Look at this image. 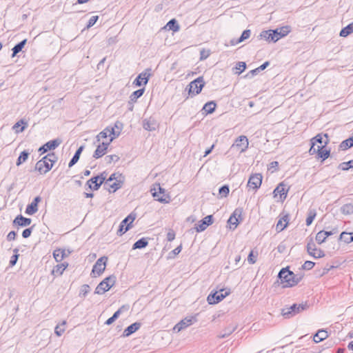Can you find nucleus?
<instances>
[{
  "label": "nucleus",
  "mask_w": 353,
  "mask_h": 353,
  "mask_svg": "<svg viewBox=\"0 0 353 353\" xmlns=\"http://www.w3.org/2000/svg\"><path fill=\"white\" fill-rule=\"evenodd\" d=\"M278 277L281 280L284 288H290L296 285L303 279V275L296 274L289 270V268H283L279 272Z\"/></svg>",
  "instance_id": "nucleus-1"
},
{
  "label": "nucleus",
  "mask_w": 353,
  "mask_h": 353,
  "mask_svg": "<svg viewBox=\"0 0 353 353\" xmlns=\"http://www.w3.org/2000/svg\"><path fill=\"white\" fill-rule=\"evenodd\" d=\"M290 31V26H285L275 30H263L260 33L259 37L266 41L276 42L281 38L287 36Z\"/></svg>",
  "instance_id": "nucleus-2"
},
{
  "label": "nucleus",
  "mask_w": 353,
  "mask_h": 353,
  "mask_svg": "<svg viewBox=\"0 0 353 353\" xmlns=\"http://www.w3.org/2000/svg\"><path fill=\"white\" fill-rule=\"evenodd\" d=\"M309 307L307 302L300 304L294 303L289 307H284L281 310V314L285 319H290L295 315L306 310Z\"/></svg>",
  "instance_id": "nucleus-3"
},
{
  "label": "nucleus",
  "mask_w": 353,
  "mask_h": 353,
  "mask_svg": "<svg viewBox=\"0 0 353 353\" xmlns=\"http://www.w3.org/2000/svg\"><path fill=\"white\" fill-rule=\"evenodd\" d=\"M150 192H152V196L157 201L161 203H170V196L169 194H165V190L161 186L160 183L154 184Z\"/></svg>",
  "instance_id": "nucleus-4"
},
{
  "label": "nucleus",
  "mask_w": 353,
  "mask_h": 353,
  "mask_svg": "<svg viewBox=\"0 0 353 353\" xmlns=\"http://www.w3.org/2000/svg\"><path fill=\"white\" fill-rule=\"evenodd\" d=\"M324 137H325V141H324L323 145H317L316 148L314 147V145H311L309 150L310 154H317L318 157L321 159L322 161L327 159L330 155V150H327L325 148L329 143V138L327 134H325Z\"/></svg>",
  "instance_id": "nucleus-5"
},
{
  "label": "nucleus",
  "mask_w": 353,
  "mask_h": 353,
  "mask_svg": "<svg viewBox=\"0 0 353 353\" xmlns=\"http://www.w3.org/2000/svg\"><path fill=\"white\" fill-rule=\"evenodd\" d=\"M116 279L117 278L114 275H110L105 278L98 284L94 293L97 294H103L105 292L108 291L115 284Z\"/></svg>",
  "instance_id": "nucleus-6"
},
{
  "label": "nucleus",
  "mask_w": 353,
  "mask_h": 353,
  "mask_svg": "<svg viewBox=\"0 0 353 353\" xmlns=\"http://www.w3.org/2000/svg\"><path fill=\"white\" fill-rule=\"evenodd\" d=\"M204 85V79L203 77L201 76L191 81L187 86L186 90H188L189 94L195 96L201 92Z\"/></svg>",
  "instance_id": "nucleus-7"
},
{
  "label": "nucleus",
  "mask_w": 353,
  "mask_h": 353,
  "mask_svg": "<svg viewBox=\"0 0 353 353\" xmlns=\"http://www.w3.org/2000/svg\"><path fill=\"white\" fill-rule=\"evenodd\" d=\"M230 289H219L218 291L211 292L207 298L209 304H216L221 301L230 294Z\"/></svg>",
  "instance_id": "nucleus-8"
},
{
  "label": "nucleus",
  "mask_w": 353,
  "mask_h": 353,
  "mask_svg": "<svg viewBox=\"0 0 353 353\" xmlns=\"http://www.w3.org/2000/svg\"><path fill=\"white\" fill-rule=\"evenodd\" d=\"M248 138L244 135H241L235 140L231 146V149L237 148L241 152H243L248 149Z\"/></svg>",
  "instance_id": "nucleus-9"
},
{
  "label": "nucleus",
  "mask_w": 353,
  "mask_h": 353,
  "mask_svg": "<svg viewBox=\"0 0 353 353\" xmlns=\"http://www.w3.org/2000/svg\"><path fill=\"white\" fill-rule=\"evenodd\" d=\"M52 163L45 159L43 157L41 160L38 161L35 165V170L41 174H44L50 171L52 168Z\"/></svg>",
  "instance_id": "nucleus-10"
},
{
  "label": "nucleus",
  "mask_w": 353,
  "mask_h": 353,
  "mask_svg": "<svg viewBox=\"0 0 353 353\" xmlns=\"http://www.w3.org/2000/svg\"><path fill=\"white\" fill-rule=\"evenodd\" d=\"M108 257L105 256L97 259L95 264L93 265L92 273L97 274L98 276L102 274L105 269Z\"/></svg>",
  "instance_id": "nucleus-11"
},
{
  "label": "nucleus",
  "mask_w": 353,
  "mask_h": 353,
  "mask_svg": "<svg viewBox=\"0 0 353 353\" xmlns=\"http://www.w3.org/2000/svg\"><path fill=\"white\" fill-rule=\"evenodd\" d=\"M263 176L260 173L252 174L248 182V186L254 190L259 189L262 183Z\"/></svg>",
  "instance_id": "nucleus-12"
},
{
  "label": "nucleus",
  "mask_w": 353,
  "mask_h": 353,
  "mask_svg": "<svg viewBox=\"0 0 353 353\" xmlns=\"http://www.w3.org/2000/svg\"><path fill=\"white\" fill-rule=\"evenodd\" d=\"M113 139L114 137H111L108 142H102L101 143H99L94 152L92 156L93 158L99 159L103 157L107 152L108 148Z\"/></svg>",
  "instance_id": "nucleus-13"
},
{
  "label": "nucleus",
  "mask_w": 353,
  "mask_h": 353,
  "mask_svg": "<svg viewBox=\"0 0 353 353\" xmlns=\"http://www.w3.org/2000/svg\"><path fill=\"white\" fill-rule=\"evenodd\" d=\"M61 143V140L59 139H55L53 140H50L46 143L44 145L41 146L38 151L41 154L47 152L50 150H53L56 149L60 144Z\"/></svg>",
  "instance_id": "nucleus-14"
},
{
  "label": "nucleus",
  "mask_w": 353,
  "mask_h": 353,
  "mask_svg": "<svg viewBox=\"0 0 353 353\" xmlns=\"http://www.w3.org/2000/svg\"><path fill=\"white\" fill-rule=\"evenodd\" d=\"M98 179H99V176H95L87 181L85 183V190L90 189L93 191L98 190L104 182V179H103V178H101L100 181Z\"/></svg>",
  "instance_id": "nucleus-15"
},
{
  "label": "nucleus",
  "mask_w": 353,
  "mask_h": 353,
  "mask_svg": "<svg viewBox=\"0 0 353 353\" xmlns=\"http://www.w3.org/2000/svg\"><path fill=\"white\" fill-rule=\"evenodd\" d=\"M150 69H146V70L145 72H143L141 73H140L137 77V78L134 80L133 81V85H134L135 86H141V85H145L148 81H149V79H150V73H148L146 71H150Z\"/></svg>",
  "instance_id": "nucleus-16"
},
{
  "label": "nucleus",
  "mask_w": 353,
  "mask_h": 353,
  "mask_svg": "<svg viewBox=\"0 0 353 353\" xmlns=\"http://www.w3.org/2000/svg\"><path fill=\"white\" fill-rule=\"evenodd\" d=\"M213 223V216L208 215L199 221V224H196V230L197 232L204 231L209 225Z\"/></svg>",
  "instance_id": "nucleus-17"
},
{
  "label": "nucleus",
  "mask_w": 353,
  "mask_h": 353,
  "mask_svg": "<svg viewBox=\"0 0 353 353\" xmlns=\"http://www.w3.org/2000/svg\"><path fill=\"white\" fill-rule=\"evenodd\" d=\"M194 320V317L190 318H185L180 321L178 323H176L174 327H173V330L175 332H179L181 331L182 330L188 327V326L191 325L193 323V321Z\"/></svg>",
  "instance_id": "nucleus-18"
},
{
  "label": "nucleus",
  "mask_w": 353,
  "mask_h": 353,
  "mask_svg": "<svg viewBox=\"0 0 353 353\" xmlns=\"http://www.w3.org/2000/svg\"><path fill=\"white\" fill-rule=\"evenodd\" d=\"M159 127V124L157 120L152 117H150L148 119H145L143 120V128L148 131H154Z\"/></svg>",
  "instance_id": "nucleus-19"
},
{
  "label": "nucleus",
  "mask_w": 353,
  "mask_h": 353,
  "mask_svg": "<svg viewBox=\"0 0 353 353\" xmlns=\"http://www.w3.org/2000/svg\"><path fill=\"white\" fill-rule=\"evenodd\" d=\"M31 219L23 216L21 214L17 215L13 221L14 225L26 227L31 223Z\"/></svg>",
  "instance_id": "nucleus-20"
},
{
  "label": "nucleus",
  "mask_w": 353,
  "mask_h": 353,
  "mask_svg": "<svg viewBox=\"0 0 353 353\" xmlns=\"http://www.w3.org/2000/svg\"><path fill=\"white\" fill-rule=\"evenodd\" d=\"M141 323L139 322H135L131 324L124 330L123 336H129L130 335L132 334L136 331H137L141 327Z\"/></svg>",
  "instance_id": "nucleus-21"
},
{
  "label": "nucleus",
  "mask_w": 353,
  "mask_h": 353,
  "mask_svg": "<svg viewBox=\"0 0 353 353\" xmlns=\"http://www.w3.org/2000/svg\"><path fill=\"white\" fill-rule=\"evenodd\" d=\"M285 185L283 183H281L274 190L273 194L274 196H276L278 194L280 195L281 199H285L287 196L288 190H285Z\"/></svg>",
  "instance_id": "nucleus-22"
},
{
  "label": "nucleus",
  "mask_w": 353,
  "mask_h": 353,
  "mask_svg": "<svg viewBox=\"0 0 353 353\" xmlns=\"http://www.w3.org/2000/svg\"><path fill=\"white\" fill-rule=\"evenodd\" d=\"M289 222V214H286L281 218L276 224V230L277 232L283 231L287 226Z\"/></svg>",
  "instance_id": "nucleus-23"
},
{
  "label": "nucleus",
  "mask_w": 353,
  "mask_h": 353,
  "mask_svg": "<svg viewBox=\"0 0 353 353\" xmlns=\"http://www.w3.org/2000/svg\"><path fill=\"white\" fill-rule=\"evenodd\" d=\"M70 254V251L66 253L64 249H57L53 252V256L57 262H60Z\"/></svg>",
  "instance_id": "nucleus-24"
},
{
  "label": "nucleus",
  "mask_w": 353,
  "mask_h": 353,
  "mask_svg": "<svg viewBox=\"0 0 353 353\" xmlns=\"http://www.w3.org/2000/svg\"><path fill=\"white\" fill-rule=\"evenodd\" d=\"M328 337L327 332L324 330H319L318 332L314 335L313 341L314 343H318Z\"/></svg>",
  "instance_id": "nucleus-25"
},
{
  "label": "nucleus",
  "mask_w": 353,
  "mask_h": 353,
  "mask_svg": "<svg viewBox=\"0 0 353 353\" xmlns=\"http://www.w3.org/2000/svg\"><path fill=\"white\" fill-rule=\"evenodd\" d=\"M236 327L237 326L236 325H230L220 332L219 337L223 339L230 336L236 330Z\"/></svg>",
  "instance_id": "nucleus-26"
},
{
  "label": "nucleus",
  "mask_w": 353,
  "mask_h": 353,
  "mask_svg": "<svg viewBox=\"0 0 353 353\" xmlns=\"http://www.w3.org/2000/svg\"><path fill=\"white\" fill-rule=\"evenodd\" d=\"M28 126V123L24 119H21L17 121L13 126L12 129L17 133L22 132Z\"/></svg>",
  "instance_id": "nucleus-27"
},
{
  "label": "nucleus",
  "mask_w": 353,
  "mask_h": 353,
  "mask_svg": "<svg viewBox=\"0 0 353 353\" xmlns=\"http://www.w3.org/2000/svg\"><path fill=\"white\" fill-rule=\"evenodd\" d=\"M145 92V88L139 89L134 92H133L130 96L129 103H134L137 102V99L141 97Z\"/></svg>",
  "instance_id": "nucleus-28"
},
{
  "label": "nucleus",
  "mask_w": 353,
  "mask_h": 353,
  "mask_svg": "<svg viewBox=\"0 0 353 353\" xmlns=\"http://www.w3.org/2000/svg\"><path fill=\"white\" fill-rule=\"evenodd\" d=\"M84 147L83 145L80 146L77 151L75 152L74 154L73 155L72 158L70 159L68 166L69 168L72 167L74 164L77 163L80 158V155L83 150Z\"/></svg>",
  "instance_id": "nucleus-29"
},
{
  "label": "nucleus",
  "mask_w": 353,
  "mask_h": 353,
  "mask_svg": "<svg viewBox=\"0 0 353 353\" xmlns=\"http://www.w3.org/2000/svg\"><path fill=\"white\" fill-rule=\"evenodd\" d=\"M216 103L214 101L207 102L203 107L202 110L205 112L206 114H212L215 110Z\"/></svg>",
  "instance_id": "nucleus-30"
},
{
  "label": "nucleus",
  "mask_w": 353,
  "mask_h": 353,
  "mask_svg": "<svg viewBox=\"0 0 353 353\" xmlns=\"http://www.w3.org/2000/svg\"><path fill=\"white\" fill-rule=\"evenodd\" d=\"M148 245V238L143 237L137 241L132 245V249H142L147 247Z\"/></svg>",
  "instance_id": "nucleus-31"
},
{
  "label": "nucleus",
  "mask_w": 353,
  "mask_h": 353,
  "mask_svg": "<svg viewBox=\"0 0 353 353\" xmlns=\"http://www.w3.org/2000/svg\"><path fill=\"white\" fill-rule=\"evenodd\" d=\"M27 42V39H23L17 44H16L14 48L12 49V57H14L18 54L19 52L22 50V49L24 48L26 43Z\"/></svg>",
  "instance_id": "nucleus-32"
},
{
  "label": "nucleus",
  "mask_w": 353,
  "mask_h": 353,
  "mask_svg": "<svg viewBox=\"0 0 353 353\" xmlns=\"http://www.w3.org/2000/svg\"><path fill=\"white\" fill-rule=\"evenodd\" d=\"M353 32V22L348 24L347 26L341 29L339 35L343 37H346Z\"/></svg>",
  "instance_id": "nucleus-33"
},
{
  "label": "nucleus",
  "mask_w": 353,
  "mask_h": 353,
  "mask_svg": "<svg viewBox=\"0 0 353 353\" xmlns=\"http://www.w3.org/2000/svg\"><path fill=\"white\" fill-rule=\"evenodd\" d=\"M353 146V135L350 138L343 141L339 145L340 149L342 150H347Z\"/></svg>",
  "instance_id": "nucleus-34"
},
{
  "label": "nucleus",
  "mask_w": 353,
  "mask_h": 353,
  "mask_svg": "<svg viewBox=\"0 0 353 353\" xmlns=\"http://www.w3.org/2000/svg\"><path fill=\"white\" fill-rule=\"evenodd\" d=\"M339 239L346 243H350L353 241V232H343L340 234Z\"/></svg>",
  "instance_id": "nucleus-35"
},
{
  "label": "nucleus",
  "mask_w": 353,
  "mask_h": 353,
  "mask_svg": "<svg viewBox=\"0 0 353 353\" xmlns=\"http://www.w3.org/2000/svg\"><path fill=\"white\" fill-rule=\"evenodd\" d=\"M166 27L169 28V30H172L173 32H177L180 29V26L178 23V21L175 19H172L170 20L167 24Z\"/></svg>",
  "instance_id": "nucleus-36"
},
{
  "label": "nucleus",
  "mask_w": 353,
  "mask_h": 353,
  "mask_svg": "<svg viewBox=\"0 0 353 353\" xmlns=\"http://www.w3.org/2000/svg\"><path fill=\"white\" fill-rule=\"evenodd\" d=\"M29 154H30V152L28 151H27V150L22 151L20 153V154L17 160L16 165L17 166H19L21 164H22L23 162H25L28 159Z\"/></svg>",
  "instance_id": "nucleus-37"
},
{
  "label": "nucleus",
  "mask_w": 353,
  "mask_h": 353,
  "mask_svg": "<svg viewBox=\"0 0 353 353\" xmlns=\"http://www.w3.org/2000/svg\"><path fill=\"white\" fill-rule=\"evenodd\" d=\"M137 217V215L135 213H130L128 216H127L121 222V223H122L123 225H124L125 226H126L128 224H130V228H132V222L134 221V219H136Z\"/></svg>",
  "instance_id": "nucleus-38"
},
{
  "label": "nucleus",
  "mask_w": 353,
  "mask_h": 353,
  "mask_svg": "<svg viewBox=\"0 0 353 353\" xmlns=\"http://www.w3.org/2000/svg\"><path fill=\"white\" fill-rule=\"evenodd\" d=\"M341 212L342 214L347 215L353 214V204L346 203L341 208Z\"/></svg>",
  "instance_id": "nucleus-39"
},
{
  "label": "nucleus",
  "mask_w": 353,
  "mask_h": 353,
  "mask_svg": "<svg viewBox=\"0 0 353 353\" xmlns=\"http://www.w3.org/2000/svg\"><path fill=\"white\" fill-rule=\"evenodd\" d=\"M124 307V306H122L121 308H119L117 311H116L113 315L109 318L108 319H107V321H105V325H111L114 321H116V319H117L119 316V315L121 314V310Z\"/></svg>",
  "instance_id": "nucleus-40"
},
{
  "label": "nucleus",
  "mask_w": 353,
  "mask_h": 353,
  "mask_svg": "<svg viewBox=\"0 0 353 353\" xmlns=\"http://www.w3.org/2000/svg\"><path fill=\"white\" fill-rule=\"evenodd\" d=\"M38 211V205L31 203L28 204L26 209V213L29 215H32Z\"/></svg>",
  "instance_id": "nucleus-41"
},
{
  "label": "nucleus",
  "mask_w": 353,
  "mask_h": 353,
  "mask_svg": "<svg viewBox=\"0 0 353 353\" xmlns=\"http://www.w3.org/2000/svg\"><path fill=\"white\" fill-rule=\"evenodd\" d=\"M68 266V263H61V264H59V265H57L54 270H52V273H57L59 274V275H61L63 272V271L67 268V267Z\"/></svg>",
  "instance_id": "nucleus-42"
},
{
  "label": "nucleus",
  "mask_w": 353,
  "mask_h": 353,
  "mask_svg": "<svg viewBox=\"0 0 353 353\" xmlns=\"http://www.w3.org/2000/svg\"><path fill=\"white\" fill-rule=\"evenodd\" d=\"M316 216V212L314 209L309 210L308 215H307V217L305 221L307 226H309L312 224V223L313 222Z\"/></svg>",
  "instance_id": "nucleus-43"
},
{
  "label": "nucleus",
  "mask_w": 353,
  "mask_h": 353,
  "mask_svg": "<svg viewBox=\"0 0 353 353\" xmlns=\"http://www.w3.org/2000/svg\"><path fill=\"white\" fill-rule=\"evenodd\" d=\"M325 141V139H323L322 135L321 134H318L311 139V145H314V147H315L316 143H320L321 145H322L324 144Z\"/></svg>",
  "instance_id": "nucleus-44"
},
{
  "label": "nucleus",
  "mask_w": 353,
  "mask_h": 353,
  "mask_svg": "<svg viewBox=\"0 0 353 353\" xmlns=\"http://www.w3.org/2000/svg\"><path fill=\"white\" fill-rule=\"evenodd\" d=\"M338 168L343 171H347L350 168H353V159L340 163L338 166Z\"/></svg>",
  "instance_id": "nucleus-45"
},
{
  "label": "nucleus",
  "mask_w": 353,
  "mask_h": 353,
  "mask_svg": "<svg viewBox=\"0 0 353 353\" xmlns=\"http://www.w3.org/2000/svg\"><path fill=\"white\" fill-rule=\"evenodd\" d=\"M230 192L229 185H223L219 190V194L221 198L226 197Z\"/></svg>",
  "instance_id": "nucleus-46"
},
{
  "label": "nucleus",
  "mask_w": 353,
  "mask_h": 353,
  "mask_svg": "<svg viewBox=\"0 0 353 353\" xmlns=\"http://www.w3.org/2000/svg\"><path fill=\"white\" fill-rule=\"evenodd\" d=\"M243 212V208H236L232 214V219L238 218L240 221H243L242 214Z\"/></svg>",
  "instance_id": "nucleus-47"
},
{
  "label": "nucleus",
  "mask_w": 353,
  "mask_h": 353,
  "mask_svg": "<svg viewBox=\"0 0 353 353\" xmlns=\"http://www.w3.org/2000/svg\"><path fill=\"white\" fill-rule=\"evenodd\" d=\"M66 324L65 321H63L61 325H57L54 328V333L57 336H61L63 333L65 332V328L61 327V326L65 325Z\"/></svg>",
  "instance_id": "nucleus-48"
},
{
  "label": "nucleus",
  "mask_w": 353,
  "mask_h": 353,
  "mask_svg": "<svg viewBox=\"0 0 353 353\" xmlns=\"http://www.w3.org/2000/svg\"><path fill=\"white\" fill-rule=\"evenodd\" d=\"M257 256H258V252L256 251L255 254H254V250H252L248 256V261L250 264H254L256 262Z\"/></svg>",
  "instance_id": "nucleus-49"
},
{
  "label": "nucleus",
  "mask_w": 353,
  "mask_h": 353,
  "mask_svg": "<svg viewBox=\"0 0 353 353\" xmlns=\"http://www.w3.org/2000/svg\"><path fill=\"white\" fill-rule=\"evenodd\" d=\"M90 290V288L88 284H84L81 287L79 296L85 298Z\"/></svg>",
  "instance_id": "nucleus-50"
},
{
  "label": "nucleus",
  "mask_w": 353,
  "mask_h": 353,
  "mask_svg": "<svg viewBox=\"0 0 353 353\" xmlns=\"http://www.w3.org/2000/svg\"><path fill=\"white\" fill-rule=\"evenodd\" d=\"M130 229V224H128L125 227L122 223H120L119 228L117 230V234L119 236L123 235L124 233H125L128 230Z\"/></svg>",
  "instance_id": "nucleus-51"
},
{
  "label": "nucleus",
  "mask_w": 353,
  "mask_h": 353,
  "mask_svg": "<svg viewBox=\"0 0 353 353\" xmlns=\"http://www.w3.org/2000/svg\"><path fill=\"white\" fill-rule=\"evenodd\" d=\"M316 250L315 244L313 241L312 238H310L309 241L307 243V251L310 255L313 252V251Z\"/></svg>",
  "instance_id": "nucleus-52"
},
{
  "label": "nucleus",
  "mask_w": 353,
  "mask_h": 353,
  "mask_svg": "<svg viewBox=\"0 0 353 353\" xmlns=\"http://www.w3.org/2000/svg\"><path fill=\"white\" fill-rule=\"evenodd\" d=\"M45 159L49 161L50 163H52L53 165L54 163L57 161L58 157L54 152H50L45 156Z\"/></svg>",
  "instance_id": "nucleus-53"
},
{
  "label": "nucleus",
  "mask_w": 353,
  "mask_h": 353,
  "mask_svg": "<svg viewBox=\"0 0 353 353\" xmlns=\"http://www.w3.org/2000/svg\"><path fill=\"white\" fill-rule=\"evenodd\" d=\"M19 250L17 248H15L14 250V252L15 253L14 254H13L12 256H11V259L10 260V266L12 267L14 265H15V264L17 263V261L18 260V258L19 256V254H17Z\"/></svg>",
  "instance_id": "nucleus-54"
},
{
  "label": "nucleus",
  "mask_w": 353,
  "mask_h": 353,
  "mask_svg": "<svg viewBox=\"0 0 353 353\" xmlns=\"http://www.w3.org/2000/svg\"><path fill=\"white\" fill-rule=\"evenodd\" d=\"M122 182L121 181H116V182H114L112 184H111L110 185V188L108 189V191L110 192H116L117 190H119V188H121V183Z\"/></svg>",
  "instance_id": "nucleus-55"
},
{
  "label": "nucleus",
  "mask_w": 353,
  "mask_h": 353,
  "mask_svg": "<svg viewBox=\"0 0 353 353\" xmlns=\"http://www.w3.org/2000/svg\"><path fill=\"white\" fill-rule=\"evenodd\" d=\"M315 239L319 244H321L325 241L326 239L323 234V230H321L316 234Z\"/></svg>",
  "instance_id": "nucleus-56"
},
{
  "label": "nucleus",
  "mask_w": 353,
  "mask_h": 353,
  "mask_svg": "<svg viewBox=\"0 0 353 353\" xmlns=\"http://www.w3.org/2000/svg\"><path fill=\"white\" fill-rule=\"evenodd\" d=\"M310 256L315 259H320L325 256V253L322 250L316 248V250L313 251Z\"/></svg>",
  "instance_id": "nucleus-57"
},
{
  "label": "nucleus",
  "mask_w": 353,
  "mask_h": 353,
  "mask_svg": "<svg viewBox=\"0 0 353 353\" xmlns=\"http://www.w3.org/2000/svg\"><path fill=\"white\" fill-rule=\"evenodd\" d=\"M119 159L120 157L116 154H111L105 157V161L107 163H111L112 162H117Z\"/></svg>",
  "instance_id": "nucleus-58"
},
{
  "label": "nucleus",
  "mask_w": 353,
  "mask_h": 353,
  "mask_svg": "<svg viewBox=\"0 0 353 353\" xmlns=\"http://www.w3.org/2000/svg\"><path fill=\"white\" fill-rule=\"evenodd\" d=\"M235 68L239 70L236 73L240 74L243 72L246 68V63L243 61H239L236 63Z\"/></svg>",
  "instance_id": "nucleus-59"
},
{
  "label": "nucleus",
  "mask_w": 353,
  "mask_h": 353,
  "mask_svg": "<svg viewBox=\"0 0 353 353\" xmlns=\"http://www.w3.org/2000/svg\"><path fill=\"white\" fill-rule=\"evenodd\" d=\"M251 34V30L249 29L245 30L241 37L239 38V41L242 42L245 41V39H248L250 37Z\"/></svg>",
  "instance_id": "nucleus-60"
},
{
  "label": "nucleus",
  "mask_w": 353,
  "mask_h": 353,
  "mask_svg": "<svg viewBox=\"0 0 353 353\" xmlns=\"http://www.w3.org/2000/svg\"><path fill=\"white\" fill-rule=\"evenodd\" d=\"M98 19H99V16H97V15L92 16L89 19L88 24L86 26V28L89 29L90 28L92 27L96 23V22L97 21Z\"/></svg>",
  "instance_id": "nucleus-61"
},
{
  "label": "nucleus",
  "mask_w": 353,
  "mask_h": 353,
  "mask_svg": "<svg viewBox=\"0 0 353 353\" xmlns=\"http://www.w3.org/2000/svg\"><path fill=\"white\" fill-rule=\"evenodd\" d=\"M109 131L108 128L104 129L103 131H101L97 136V141L99 142L100 139H105L108 137V132Z\"/></svg>",
  "instance_id": "nucleus-62"
},
{
  "label": "nucleus",
  "mask_w": 353,
  "mask_h": 353,
  "mask_svg": "<svg viewBox=\"0 0 353 353\" xmlns=\"http://www.w3.org/2000/svg\"><path fill=\"white\" fill-rule=\"evenodd\" d=\"M315 263L311 261H306L302 265L303 270H311L314 266Z\"/></svg>",
  "instance_id": "nucleus-63"
},
{
  "label": "nucleus",
  "mask_w": 353,
  "mask_h": 353,
  "mask_svg": "<svg viewBox=\"0 0 353 353\" xmlns=\"http://www.w3.org/2000/svg\"><path fill=\"white\" fill-rule=\"evenodd\" d=\"M210 54L209 50L202 49L200 52V59L203 60L207 59Z\"/></svg>",
  "instance_id": "nucleus-64"
}]
</instances>
